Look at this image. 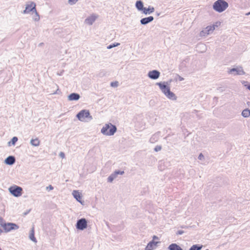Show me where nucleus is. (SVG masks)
<instances>
[{"mask_svg":"<svg viewBox=\"0 0 250 250\" xmlns=\"http://www.w3.org/2000/svg\"><path fill=\"white\" fill-rule=\"evenodd\" d=\"M159 132H158L154 135H153L149 139V142L151 143H155L159 138Z\"/></svg>","mask_w":250,"mask_h":250,"instance_id":"obj_20","label":"nucleus"},{"mask_svg":"<svg viewBox=\"0 0 250 250\" xmlns=\"http://www.w3.org/2000/svg\"><path fill=\"white\" fill-rule=\"evenodd\" d=\"M96 17H88L84 21V23L86 24L91 25L96 21Z\"/></svg>","mask_w":250,"mask_h":250,"instance_id":"obj_17","label":"nucleus"},{"mask_svg":"<svg viewBox=\"0 0 250 250\" xmlns=\"http://www.w3.org/2000/svg\"><path fill=\"white\" fill-rule=\"evenodd\" d=\"M203 247L202 245H194L189 249V250H201Z\"/></svg>","mask_w":250,"mask_h":250,"instance_id":"obj_26","label":"nucleus"},{"mask_svg":"<svg viewBox=\"0 0 250 250\" xmlns=\"http://www.w3.org/2000/svg\"><path fill=\"white\" fill-rule=\"evenodd\" d=\"M72 194H73L74 197L77 200V201L81 203V196L80 193L78 191L74 190L72 193Z\"/></svg>","mask_w":250,"mask_h":250,"instance_id":"obj_22","label":"nucleus"},{"mask_svg":"<svg viewBox=\"0 0 250 250\" xmlns=\"http://www.w3.org/2000/svg\"><path fill=\"white\" fill-rule=\"evenodd\" d=\"M59 156L60 157H61V158H64V157H65V154L63 152H61L60 153H59Z\"/></svg>","mask_w":250,"mask_h":250,"instance_id":"obj_37","label":"nucleus"},{"mask_svg":"<svg viewBox=\"0 0 250 250\" xmlns=\"http://www.w3.org/2000/svg\"><path fill=\"white\" fill-rule=\"evenodd\" d=\"M183 80H184L183 78L180 77V78H179V80L180 81H183Z\"/></svg>","mask_w":250,"mask_h":250,"instance_id":"obj_45","label":"nucleus"},{"mask_svg":"<svg viewBox=\"0 0 250 250\" xmlns=\"http://www.w3.org/2000/svg\"><path fill=\"white\" fill-rule=\"evenodd\" d=\"M43 43L42 42V43H40L39 45V46H42Z\"/></svg>","mask_w":250,"mask_h":250,"instance_id":"obj_48","label":"nucleus"},{"mask_svg":"<svg viewBox=\"0 0 250 250\" xmlns=\"http://www.w3.org/2000/svg\"><path fill=\"white\" fill-rule=\"evenodd\" d=\"M182 228H186V227H182Z\"/></svg>","mask_w":250,"mask_h":250,"instance_id":"obj_49","label":"nucleus"},{"mask_svg":"<svg viewBox=\"0 0 250 250\" xmlns=\"http://www.w3.org/2000/svg\"><path fill=\"white\" fill-rule=\"evenodd\" d=\"M148 77L152 80H156L158 79L160 76V72L157 70H153L149 71L147 74Z\"/></svg>","mask_w":250,"mask_h":250,"instance_id":"obj_11","label":"nucleus"},{"mask_svg":"<svg viewBox=\"0 0 250 250\" xmlns=\"http://www.w3.org/2000/svg\"><path fill=\"white\" fill-rule=\"evenodd\" d=\"M114 179V178L111 174L107 178V182L109 183H112Z\"/></svg>","mask_w":250,"mask_h":250,"instance_id":"obj_29","label":"nucleus"},{"mask_svg":"<svg viewBox=\"0 0 250 250\" xmlns=\"http://www.w3.org/2000/svg\"><path fill=\"white\" fill-rule=\"evenodd\" d=\"M111 86L112 87H117L118 86V82H112L110 84Z\"/></svg>","mask_w":250,"mask_h":250,"instance_id":"obj_33","label":"nucleus"},{"mask_svg":"<svg viewBox=\"0 0 250 250\" xmlns=\"http://www.w3.org/2000/svg\"><path fill=\"white\" fill-rule=\"evenodd\" d=\"M168 249L169 250H183V249L175 243L170 244L168 246Z\"/></svg>","mask_w":250,"mask_h":250,"instance_id":"obj_19","label":"nucleus"},{"mask_svg":"<svg viewBox=\"0 0 250 250\" xmlns=\"http://www.w3.org/2000/svg\"><path fill=\"white\" fill-rule=\"evenodd\" d=\"M159 243V242H155L153 240L151 241L147 244L145 250H153L155 249Z\"/></svg>","mask_w":250,"mask_h":250,"instance_id":"obj_12","label":"nucleus"},{"mask_svg":"<svg viewBox=\"0 0 250 250\" xmlns=\"http://www.w3.org/2000/svg\"><path fill=\"white\" fill-rule=\"evenodd\" d=\"M170 82H163L157 83L156 84L158 85L160 89L165 96L169 100L175 101L177 100V96L175 94L170 91L169 84Z\"/></svg>","mask_w":250,"mask_h":250,"instance_id":"obj_1","label":"nucleus"},{"mask_svg":"<svg viewBox=\"0 0 250 250\" xmlns=\"http://www.w3.org/2000/svg\"><path fill=\"white\" fill-rule=\"evenodd\" d=\"M10 193L16 197L21 196L22 195V188L18 186L15 185L9 188Z\"/></svg>","mask_w":250,"mask_h":250,"instance_id":"obj_6","label":"nucleus"},{"mask_svg":"<svg viewBox=\"0 0 250 250\" xmlns=\"http://www.w3.org/2000/svg\"><path fill=\"white\" fill-rule=\"evenodd\" d=\"M197 47H203V48H205V46L204 44H198L197 45Z\"/></svg>","mask_w":250,"mask_h":250,"instance_id":"obj_40","label":"nucleus"},{"mask_svg":"<svg viewBox=\"0 0 250 250\" xmlns=\"http://www.w3.org/2000/svg\"><path fill=\"white\" fill-rule=\"evenodd\" d=\"M248 82L247 81H243L242 83L244 84V86L247 87L248 89L250 90V84H247Z\"/></svg>","mask_w":250,"mask_h":250,"instance_id":"obj_28","label":"nucleus"},{"mask_svg":"<svg viewBox=\"0 0 250 250\" xmlns=\"http://www.w3.org/2000/svg\"><path fill=\"white\" fill-rule=\"evenodd\" d=\"M247 104L249 106H250V102H248Z\"/></svg>","mask_w":250,"mask_h":250,"instance_id":"obj_46","label":"nucleus"},{"mask_svg":"<svg viewBox=\"0 0 250 250\" xmlns=\"http://www.w3.org/2000/svg\"><path fill=\"white\" fill-rule=\"evenodd\" d=\"M161 14V13L160 12H156V16H159Z\"/></svg>","mask_w":250,"mask_h":250,"instance_id":"obj_43","label":"nucleus"},{"mask_svg":"<svg viewBox=\"0 0 250 250\" xmlns=\"http://www.w3.org/2000/svg\"><path fill=\"white\" fill-rule=\"evenodd\" d=\"M56 86L57 87V90L55 92H54L52 93V94H58V91H59V88L57 85H56Z\"/></svg>","mask_w":250,"mask_h":250,"instance_id":"obj_39","label":"nucleus"},{"mask_svg":"<svg viewBox=\"0 0 250 250\" xmlns=\"http://www.w3.org/2000/svg\"><path fill=\"white\" fill-rule=\"evenodd\" d=\"M228 6V2L224 0H217L214 3L213 8L216 11L222 12L225 11Z\"/></svg>","mask_w":250,"mask_h":250,"instance_id":"obj_5","label":"nucleus"},{"mask_svg":"<svg viewBox=\"0 0 250 250\" xmlns=\"http://www.w3.org/2000/svg\"><path fill=\"white\" fill-rule=\"evenodd\" d=\"M29 239L34 242H37V240L34 236V228L33 227L30 231Z\"/></svg>","mask_w":250,"mask_h":250,"instance_id":"obj_21","label":"nucleus"},{"mask_svg":"<svg viewBox=\"0 0 250 250\" xmlns=\"http://www.w3.org/2000/svg\"><path fill=\"white\" fill-rule=\"evenodd\" d=\"M46 189L47 190H51L53 189V187H52L51 185H49V186L46 188Z\"/></svg>","mask_w":250,"mask_h":250,"instance_id":"obj_36","label":"nucleus"},{"mask_svg":"<svg viewBox=\"0 0 250 250\" xmlns=\"http://www.w3.org/2000/svg\"><path fill=\"white\" fill-rule=\"evenodd\" d=\"M78 0H68V3L70 5H73L75 4Z\"/></svg>","mask_w":250,"mask_h":250,"instance_id":"obj_30","label":"nucleus"},{"mask_svg":"<svg viewBox=\"0 0 250 250\" xmlns=\"http://www.w3.org/2000/svg\"><path fill=\"white\" fill-rule=\"evenodd\" d=\"M154 11V7L149 6L148 8L145 7L142 13L145 15H149Z\"/></svg>","mask_w":250,"mask_h":250,"instance_id":"obj_15","label":"nucleus"},{"mask_svg":"<svg viewBox=\"0 0 250 250\" xmlns=\"http://www.w3.org/2000/svg\"><path fill=\"white\" fill-rule=\"evenodd\" d=\"M199 160H202L204 159V156L203 155L202 153H200L198 157Z\"/></svg>","mask_w":250,"mask_h":250,"instance_id":"obj_34","label":"nucleus"},{"mask_svg":"<svg viewBox=\"0 0 250 250\" xmlns=\"http://www.w3.org/2000/svg\"><path fill=\"white\" fill-rule=\"evenodd\" d=\"M161 149H162V147H161V146H157L155 147V148H154V150H155L156 152L159 151H160Z\"/></svg>","mask_w":250,"mask_h":250,"instance_id":"obj_32","label":"nucleus"},{"mask_svg":"<svg viewBox=\"0 0 250 250\" xmlns=\"http://www.w3.org/2000/svg\"><path fill=\"white\" fill-rule=\"evenodd\" d=\"M34 20L35 21H39L40 20V17H35Z\"/></svg>","mask_w":250,"mask_h":250,"instance_id":"obj_41","label":"nucleus"},{"mask_svg":"<svg viewBox=\"0 0 250 250\" xmlns=\"http://www.w3.org/2000/svg\"><path fill=\"white\" fill-rule=\"evenodd\" d=\"M5 223L3 222V220L2 218L0 217V225L1 227V225L4 224Z\"/></svg>","mask_w":250,"mask_h":250,"instance_id":"obj_38","label":"nucleus"},{"mask_svg":"<svg viewBox=\"0 0 250 250\" xmlns=\"http://www.w3.org/2000/svg\"><path fill=\"white\" fill-rule=\"evenodd\" d=\"M184 233V231L182 230H179L176 232L177 235H182Z\"/></svg>","mask_w":250,"mask_h":250,"instance_id":"obj_35","label":"nucleus"},{"mask_svg":"<svg viewBox=\"0 0 250 250\" xmlns=\"http://www.w3.org/2000/svg\"><path fill=\"white\" fill-rule=\"evenodd\" d=\"M18 139L17 137H14L11 139V141L8 143L9 146L10 145V144H11L12 145L14 146L15 145V143L17 142Z\"/></svg>","mask_w":250,"mask_h":250,"instance_id":"obj_27","label":"nucleus"},{"mask_svg":"<svg viewBox=\"0 0 250 250\" xmlns=\"http://www.w3.org/2000/svg\"><path fill=\"white\" fill-rule=\"evenodd\" d=\"M242 116L245 118H248L250 116V109L246 108L242 112Z\"/></svg>","mask_w":250,"mask_h":250,"instance_id":"obj_23","label":"nucleus"},{"mask_svg":"<svg viewBox=\"0 0 250 250\" xmlns=\"http://www.w3.org/2000/svg\"><path fill=\"white\" fill-rule=\"evenodd\" d=\"M0 250H1V248H0Z\"/></svg>","mask_w":250,"mask_h":250,"instance_id":"obj_50","label":"nucleus"},{"mask_svg":"<svg viewBox=\"0 0 250 250\" xmlns=\"http://www.w3.org/2000/svg\"><path fill=\"white\" fill-rule=\"evenodd\" d=\"M30 12L32 14L34 13L35 16H39L36 9V4L34 2H31L30 4H27L23 13L24 14H29Z\"/></svg>","mask_w":250,"mask_h":250,"instance_id":"obj_7","label":"nucleus"},{"mask_svg":"<svg viewBox=\"0 0 250 250\" xmlns=\"http://www.w3.org/2000/svg\"><path fill=\"white\" fill-rule=\"evenodd\" d=\"M221 22L217 21L212 25L207 26L200 32V36L203 38L207 37L208 35L212 34L214 30L218 26H219Z\"/></svg>","mask_w":250,"mask_h":250,"instance_id":"obj_2","label":"nucleus"},{"mask_svg":"<svg viewBox=\"0 0 250 250\" xmlns=\"http://www.w3.org/2000/svg\"><path fill=\"white\" fill-rule=\"evenodd\" d=\"M228 73L229 74H233L234 75H243L245 74V71L241 66H239L237 68H231L229 69V70L228 71Z\"/></svg>","mask_w":250,"mask_h":250,"instance_id":"obj_10","label":"nucleus"},{"mask_svg":"<svg viewBox=\"0 0 250 250\" xmlns=\"http://www.w3.org/2000/svg\"><path fill=\"white\" fill-rule=\"evenodd\" d=\"M3 232V230L0 229V235Z\"/></svg>","mask_w":250,"mask_h":250,"instance_id":"obj_47","label":"nucleus"},{"mask_svg":"<svg viewBox=\"0 0 250 250\" xmlns=\"http://www.w3.org/2000/svg\"><path fill=\"white\" fill-rule=\"evenodd\" d=\"M5 232H8L12 230L17 229L19 228V226L13 223H7L3 225H1Z\"/></svg>","mask_w":250,"mask_h":250,"instance_id":"obj_8","label":"nucleus"},{"mask_svg":"<svg viewBox=\"0 0 250 250\" xmlns=\"http://www.w3.org/2000/svg\"><path fill=\"white\" fill-rule=\"evenodd\" d=\"M124 173L125 172L124 171L116 170L113 173H112L111 175L113 176L114 179H116L118 175H123L124 174Z\"/></svg>","mask_w":250,"mask_h":250,"instance_id":"obj_25","label":"nucleus"},{"mask_svg":"<svg viewBox=\"0 0 250 250\" xmlns=\"http://www.w3.org/2000/svg\"><path fill=\"white\" fill-rule=\"evenodd\" d=\"M15 161L16 159L15 157L9 156L5 159L4 163L8 165H12L15 163Z\"/></svg>","mask_w":250,"mask_h":250,"instance_id":"obj_13","label":"nucleus"},{"mask_svg":"<svg viewBox=\"0 0 250 250\" xmlns=\"http://www.w3.org/2000/svg\"><path fill=\"white\" fill-rule=\"evenodd\" d=\"M135 5L137 9L139 11H141L142 12L143 11L144 9L145 8L143 2L141 0H137L136 2Z\"/></svg>","mask_w":250,"mask_h":250,"instance_id":"obj_18","label":"nucleus"},{"mask_svg":"<svg viewBox=\"0 0 250 250\" xmlns=\"http://www.w3.org/2000/svg\"><path fill=\"white\" fill-rule=\"evenodd\" d=\"M249 15H250V12H248V13H246V14H245V15H246V16H249Z\"/></svg>","mask_w":250,"mask_h":250,"instance_id":"obj_44","label":"nucleus"},{"mask_svg":"<svg viewBox=\"0 0 250 250\" xmlns=\"http://www.w3.org/2000/svg\"><path fill=\"white\" fill-rule=\"evenodd\" d=\"M154 239H158V237L157 236L154 235L153 236V240Z\"/></svg>","mask_w":250,"mask_h":250,"instance_id":"obj_42","label":"nucleus"},{"mask_svg":"<svg viewBox=\"0 0 250 250\" xmlns=\"http://www.w3.org/2000/svg\"><path fill=\"white\" fill-rule=\"evenodd\" d=\"M76 228L79 230H83L87 227V222L85 218L79 219L76 223Z\"/></svg>","mask_w":250,"mask_h":250,"instance_id":"obj_9","label":"nucleus"},{"mask_svg":"<svg viewBox=\"0 0 250 250\" xmlns=\"http://www.w3.org/2000/svg\"><path fill=\"white\" fill-rule=\"evenodd\" d=\"M30 144L33 146H38L40 145V141L38 138L31 139L30 140Z\"/></svg>","mask_w":250,"mask_h":250,"instance_id":"obj_24","label":"nucleus"},{"mask_svg":"<svg viewBox=\"0 0 250 250\" xmlns=\"http://www.w3.org/2000/svg\"><path fill=\"white\" fill-rule=\"evenodd\" d=\"M80 98V96L79 94L76 93H72L68 96V100L69 101H77Z\"/></svg>","mask_w":250,"mask_h":250,"instance_id":"obj_14","label":"nucleus"},{"mask_svg":"<svg viewBox=\"0 0 250 250\" xmlns=\"http://www.w3.org/2000/svg\"><path fill=\"white\" fill-rule=\"evenodd\" d=\"M117 131V127L115 125L111 124H105L101 129V133L106 136H112Z\"/></svg>","mask_w":250,"mask_h":250,"instance_id":"obj_3","label":"nucleus"},{"mask_svg":"<svg viewBox=\"0 0 250 250\" xmlns=\"http://www.w3.org/2000/svg\"><path fill=\"white\" fill-rule=\"evenodd\" d=\"M153 20V17H147L142 19L141 20V23L143 25H146Z\"/></svg>","mask_w":250,"mask_h":250,"instance_id":"obj_16","label":"nucleus"},{"mask_svg":"<svg viewBox=\"0 0 250 250\" xmlns=\"http://www.w3.org/2000/svg\"><path fill=\"white\" fill-rule=\"evenodd\" d=\"M78 120L81 122H88L92 120L88 110L83 109L81 110L76 115Z\"/></svg>","mask_w":250,"mask_h":250,"instance_id":"obj_4","label":"nucleus"},{"mask_svg":"<svg viewBox=\"0 0 250 250\" xmlns=\"http://www.w3.org/2000/svg\"><path fill=\"white\" fill-rule=\"evenodd\" d=\"M118 45H119V43H117L116 44H110V45L107 46V49H111L113 47L118 46Z\"/></svg>","mask_w":250,"mask_h":250,"instance_id":"obj_31","label":"nucleus"}]
</instances>
